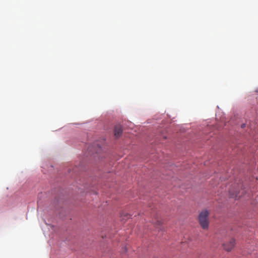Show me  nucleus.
Returning <instances> with one entry per match:
<instances>
[{"mask_svg": "<svg viewBox=\"0 0 258 258\" xmlns=\"http://www.w3.org/2000/svg\"><path fill=\"white\" fill-rule=\"evenodd\" d=\"M209 212L207 210L202 211L199 216V221L200 225L204 229H208L209 225Z\"/></svg>", "mask_w": 258, "mask_h": 258, "instance_id": "f257e3e1", "label": "nucleus"}, {"mask_svg": "<svg viewBox=\"0 0 258 258\" xmlns=\"http://www.w3.org/2000/svg\"><path fill=\"white\" fill-rule=\"evenodd\" d=\"M153 224L156 226H158L161 225L162 221L158 217L155 218V220H153Z\"/></svg>", "mask_w": 258, "mask_h": 258, "instance_id": "20e7f679", "label": "nucleus"}, {"mask_svg": "<svg viewBox=\"0 0 258 258\" xmlns=\"http://www.w3.org/2000/svg\"><path fill=\"white\" fill-rule=\"evenodd\" d=\"M122 130L120 125H116L114 128V135L116 137H118L121 134Z\"/></svg>", "mask_w": 258, "mask_h": 258, "instance_id": "7ed1b4c3", "label": "nucleus"}, {"mask_svg": "<svg viewBox=\"0 0 258 258\" xmlns=\"http://www.w3.org/2000/svg\"><path fill=\"white\" fill-rule=\"evenodd\" d=\"M121 216V217H123V216L126 217L127 219H128V218L131 217V215L130 214H125L124 215V214H122Z\"/></svg>", "mask_w": 258, "mask_h": 258, "instance_id": "39448f33", "label": "nucleus"}, {"mask_svg": "<svg viewBox=\"0 0 258 258\" xmlns=\"http://www.w3.org/2000/svg\"><path fill=\"white\" fill-rule=\"evenodd\" d=\"M245 124L243 123V124H241V127L242 128H244V127H245Z\"/></svg>", "mask_w": 258, "mask_h": 258, "instance_id": "423d86ee", "label": "nucleus"}, {"mask_svg": "<svg viewBox=\"0 0 258 258\" xmlns=\"http://www.w3.org/2000/svg\"><path fill=\"white\" fill-rule=\"evenodd\" d=\"M235 245V239H231L228 242L223 244L224 248L228 251H230Z\"/></svg>", "mask_w": 258, "mask_h": 258, "instance_id": "f03ea898", "label": "nucleus"}]
</instances>
